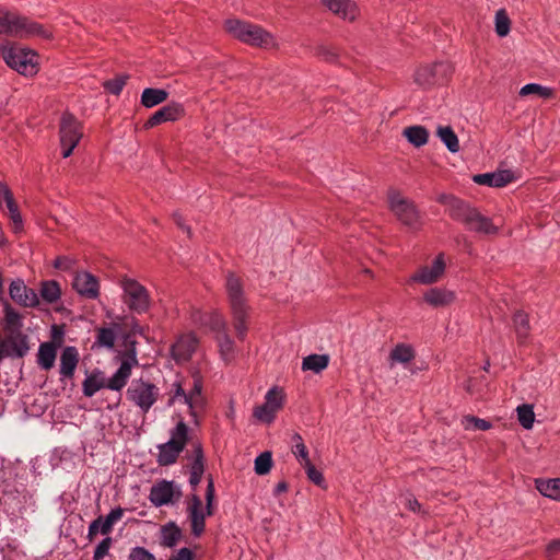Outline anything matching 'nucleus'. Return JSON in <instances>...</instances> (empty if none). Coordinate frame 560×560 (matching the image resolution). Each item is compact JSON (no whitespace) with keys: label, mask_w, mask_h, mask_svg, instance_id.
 <instances>
[{"label":"nucleus","mask_w":560,"mask_h":560,"mask_svg":"<svg viewBox=\"0 0 560 560\" xmlns=\"http://www.w3.org/2000/svg\"><path fill=\"white\" fill-rule=\"evenodd\" d=\"M292 439L295 442L292 452L298 460L303 465H305L306 462H311L308 458V451L303 442L302 436L299 433H294Z\"/></svg>","instance_id":"nucleus-48"},{"label":"nucleus","mask_w":560,"mask_h":560,"mask_svg":"<svg viewBox=\"0 0 560 560\" xmlns=\"http://www.w3.org/2000/svg\"><path fill=\"white\" fill-rule=\"evenodd\" d=\"M4 355L23 358L30 350L28 338L21 331L11 334L3 340Z\"/></svg>","instance_id":"nucleus-21"},{"label":"nucleus","mask_w":560,"mask_h":560,"mask_svg":"<svg viewBox=\"0 0 560 560\" xmlns=\"http://www.w3.org/2000/svg\"><path fill=\"white\" fill-rule=\"evenodd\" d=\"M116 334L113 328L101 327L96 329V341L98 347L112 349L115 345Z\"/></svg>","instance_id":"nucleus-41"},{"label":"nucleus","mask_w":560,"mask_h":560,"mask_svg":"<svg viewBox=\"0 0 560 560\" xmlns=\"http://www.w3.org/2000/svg\"><path fill=\"white\" fill-rule=\"evenodd\" d=\"M511 30V20L504 9L495 13V33L500 37H505Z\"/></svg>","instance_id":"nucleus-43"},{"label":"nucleus","mask_w":560,"mask_h":560,"mask_svg":"<svg viewBox=\"0 0 560 560\" xmlns=\"http://www.w3.org/2000/svg\"><path fill=\"white\" fill-rule=\"evenodd\" d=\"M329 364V355L328 354H310L305 357L302 361V370L303 371H312L314 373H319L325 370Z\"/></svg>","instance_id":"nucleus-32"},{"label":"nucleus","mask_w":560,"mask_h":560,"mask_svg":"<svg viewBox=\"0 0 560 560\" xmlns=\"http://www.w3.org/2000/svg\"><path fill=\"white\" fill-rule=\"evenodd\" d=\"M415 357L413 348L406 343H398L389 353V360L398 363H409Z\"/></svg>","instance_id":"nucleus-36"},{"label":"nucleus","mask_w":560,"mask_h":560,"mask_svg":"<svg viewBox=\"0 0 560 560\" xmlns=\"http://www.w3.org/2000/svg\"><path fill=\"white\" fill-rule=\"evenodd\" d=\"M0 51L5 63L20 74L34 77L38 73V55L34 50L2 45Z\"/></svg>","instance_id":"nucleus-6"},{"label":"nucleus","mask_w":560,"mask_h":560,"mask_svg":"<svg viewBox=\"0 0 560 560\" xmlns=\"http://www.w3.org/2000/svg\"><path fill=\"white\" fill-rule=\"evenodd\" d=\"M423 301L432 307H445L455 301V293L445 288H431L423 293Z\"/></svg>","instance_id":"nucleus-24"},{"label":"nucleus","mask_w":560,"mask_h":560,"mask_svg":"<svg viewBox=\"0 0 560 560\" xmlns=\"http://www.w3.org/2000/svg\"><path fill=\"white\" fill-rule=\"evenodd\" d=\"M10 298L23 307H35L39 299L35 290L27 288L22 279H15L9 287Z\"/></svg>","instance_id":"nucleus-16"},{"label":"nucleus","mask_w":560,"mask_h":560,"mask_svg":"<svg viewBox=\"0 0 560 560\" xmlns=\"http://www.w3.org/2000/svg\"><path fill=\"white\" fill-rule=\"evenodd\" d=\"M208 485L206 490V514L211 516L213 514V500H214V481L211 475L208 476Z\"/></svg>","instance_id":"nucleus-51"},{"label":"nucleus","mask_w":560,"mask_h":560,"mask_svg":"<svg viewBox=\"0 0 560 560\" xmlns=\"http://www.w3.org/2000/svg\"><path fill=\"white\" fill-rule=\"evenodd\" d=\"M60 285L55 280L44 281L40 287V296L47 303H55L60 299Z\"/></svg>","instance_id":"nucleus-37"},{"label":"nucleus","mask_w":560,"mask_h":560,"mask_svg":"<svg viewBox=\"0 0 560 560\" xmlns=\"http://www.w3.org/2000/svg\"><path fill=\"white\" fill-rule=\"evenodd\" d=\"M128 400L148 412L159 398V388L150 381L133 380L126 392Z\"/></svg>","instance_id":"nucleus-11"},{"label":"nucleus","mask_w":560,"mask_h":560,"mask_svg":"<svg viewBox=\"0 0 560 560\" xmlns=\"http://www.w3.org/2000/svg\"><path fill=\"white\" fill-rule=\"evenodd\" d=\"M307 475V478L318 487L326 488L325 478L323 474L315 468V466L311 462H306L303 465Z\"/></svg>","instance_id":"nucleus-50"},{"label":"nucleus","mask_w":560,"mask_h":560,"mask_svg":"<svg viewBox=\"0 0 560 560\" xmlns=\"http://www.w3.org/2000/svg\"><path fill=\"white\" fill-rule=\"evenodd\" d=\"M4 312L8 326L18 328L22 326L20 314L9 303H5Z\"/></svg>","instance_id":"nucleus-54"},{"label":"nucleus","mask_w":560,"mask_h":560,"mask_svg":"<svg viewBox=\"0 0 560 560\" xmlns=\"http://www.w3.org/2000/svg\"><path fill=\"white\" fill-rule=\"evenodd\" d=\"M19 14L7 10L0 5V35L15 37L18 33Z\"/></svg>","instance_id":"nucleus-27"},{"label":"nucleus","mask_w":560,"mask_h":560,"mask_svg":"<svg viewBox=\"0 0 560 560\" xmlns=\"http://www.w3.org/2000/svg\"><path fill=\"white\" fill-rule=\"evenodd\" d=\"M201 390H202L201 382L198 380H195L192 388L185 396V404H187L190 409H194L196 406H199L202 404Z\"/></svg>","instance_id":"nucleus-47"},{"label":"nucleus","mask_w":560,"mask_h":560,"mask_svg":"<svg viewBox=\"0 0 560 560\" xmlns=\"http://www.w3.org/2000/svg\"><path fill=\"white\" fill-rule=\"evenodd\" d=\"M284 393L278 387L269 389L265 396V402L254 409V417L265 423H271L276 413L282 408Z\"/></svg>","instance_id":"nucleus-12"},{"label":"nucleus","mask_w":560,"mask_h":560,"mask_svg":"<svg viewBox=\"0 0 560 560\" xmlns=\"http://www.w3.org/2000/svg\"><path fill=\"white\" fill-rule=\"evenodd\" d=\"M535 94L541 98H550L553 96V90L548 86H542L537 83H528L521 88L520 95L527 96Z\"/></svg>","instance_id":"nucleus-40"},{"label":"nucleus","mask_w":560,"mask_h":560,"mask_svg":"<svg viewBox=\"0 0 560 560\" xmlns=\"http://www.w3.org/2000/svg\"><path fill=\"white\" fill-rule=\"evenodd\" d=\"M180 529L175 523H168L162 527V545L165 547H174L180 539Z\"/></svg>","instance_id":"nucleus-38"},{"label":"nucleus","mask_w":560,"mask_h":560,"mask_svg":"<svg viewBox=\"0 0 560 560\" xmlns=\"http://www.w3.org/2000/svg\"><path fill=\"white\" fill-rule=\"evenodd\" d=\"M453 66L447 61H435L418 67L413 73V82L421 89L446 83L453 74Z\"/></svg>","instance_id":"nucleus-7"},{"label":"nucleus","mask_w":560,"mask_h":560,"mask_svg":"<svg viewBox=\"0 0 560 560\" xmlns=\"http://www.w3.org/2000/svg\"><path fill=\"white\" fill-rule=\"evenodd\" d=\"M224 27L229 34L245 44L264 48L275 46L272 35L259 25L237 19H230L225 21Z\"/></svg>","instance_id":"nucleus-4"},{"label":"nucleus","mask_w":560,"mask_h":560,"mask_svg":"<svg viewBox=\"0 0 560 560\" xmlns=\"http://www.w3.org/2000/svg\"><path fill=\"white\" fill-rule=\"evenodd\" d=\"M16 28L18 33L15 34V37L19 38L39 37L43 39H50L52 37L51 31L24 16H19Z\"/></svg>","instance_id":"nucleus-20"},{"label":"nucleus","mask_w":560,"mask_h":560,"mask_svg":"<svg viewBox=\"0 0 560 560\" xmlns=\"http://www.w3.org/2000/svg\"><path fill=\"white\" fill-rule=\"evenodd\" d=\"M545 552L547 557H552L555 555L560 553V538L551 540L546 546Z\"/></svg>","instance_id":"nucleus-59"},{"label":"nucleus","mask_w":560,"mask_h":560,"mask_svg":"<svg viewBox=\"0 0 560 560\" xmlns=\"http://www.w3.org/2000/svg\"><path fill=\"white\" fill-rule=\"evenodd\" d=\"M129 560H156L155 556L143 547H135L129 553Z\"/></svg>","instance_id":"nucleus-55"},{"label":"nucleus","mask_w":560,"mask_h":560,"mask_svg":"<svg viewBox=\"0 0 560 560\" xmlns=\"http://www.w3.org/2000/svg\"><path fill=\"white\" fill-rule=\"evenodd\" d=\"M332 14L345 21L353 22L359 15V9L355 2L351 0H322Z\"/></svg>","instance_id":"nucleus-19"},{"label":"nucleus","mask_w":560,"mask_h":560,"mask_svg":"<svg viewBox=\"0 0 560 560\" xmlns=\"http://www.w3.org/2000/svg\"><path fill=\"white\" fill-rule=\"evenodd\" d=\"M272 467V456L270 452L259 454L255 459V472L264 476L270 471Z\"/></svg>","instance_id":"nucleus-46"},{"label":"nucleus","mask_w":560,"mask_h":560,"mask_svg":"<svg viewBox=\"0 0 560 560\" xmlns=\"http://www.w3.org/2000/svg\"><path fill=\"white\" fill-rule=\"evenodd\" d=\"M188 441V427L180 420L171 431V439L158 446V463L161 466H170L176 463L179 454L185 448Z\"/></svg>","instance_id":"nucleus-8"},{"label":"nucleus","mask_w":560,"mask_h":560,"mask_svg":"<svg viewBox=\"0 0 560 560\" xmlns=\"http://www.w3.org/2000/svg\"><path fill=\"white\" fill-rule=\"evenodd\" d=\"M73 259L67 256H59L54 261V267L59 270H70L73 267Z\"/></svg>","instance_id":"nucleus-57"},{"label":"nucleus","mask_w":560,"mask_h":560,"mask_svg":"<svg viewBox=\"0 0 560 560\" xmlns=\"http://www.w3.org/2000/svg\"><path fill=\"white\" fill-rule=\"evenodd\" d=\"M460 424L465 430L487 431L492 428V423L478 417L466 415L462 418Z\"/></svg>","instance_id":"nucleus-39"},{"label":"nucleus","mask_w":560,"mask_h":560,"mask_svg":"<svg viewBox=\"0 0 560 560\" xmlns=\"http://www.w3.org/2000/svg\"><path fill=\"white\" fill-rule=\"evenodd\" d=\"M402 135L416 148L423 147L429 141V131L420 125L406 127L402 130Z\"/></svg>","instance_id":"nucleus-28"},{"label":"nucleus","mask_w":560,"mask_h":560,"mask_svg":"<svg viewBox=\"0 0 560 560\" xmlns=\"http://www.w3.org/2000/svg\"><path fill=\"white\" fill-rule=\"evenodd\" d=\"M202 475L203 474L190 472L189 483L194 489H196V487L200 483Z\"/></svg>","instance_id":"nucleus-64"},{"label":"nucleus","mask_w":560,"mask_h":560,"mask_svg":"<svg viewBox=\"0 0 560 560\" xmlns=\"http://www.w3.org/2000/svg\"><path fill=\"white\" fill-rule=\"evenodd\" d=\"M79 360V351L75 347H65L60 355V375L62 377L72 378L74 376Z\"/></svg>","instance_id":"nucleus-26"},{"label":"nucleus","mask_w":560,"mask_h":560,"mask_svg":"<svg viewBox=\"0 0 560 560\" xmlns=\"http://www.w3.org/2000/svg\"><path fill=\"white\" fill-rule=\"evenodd\" d=\"M316 55L327 62H335L338 59V52L334 48L327 46L317 47Z\"/></svg>","instance_id":"nucleus-56"},{"label":"nucleus","mask_w":560,"mask_h":560,"mask_svg":"<svg viewBox=\"0 0 560 560\" xmlns=\"http://www.w3.org/2000/svg\"><path fill=\"white\" fill-rule=\"evenodd\" d=\"M104 523V520H103V516H98L97 518H95L89 526V532H88V538L90 541H92L94 539V537L101 533V526L102 524Z\"/></svg>","instance_id":"nucleus-58"},{"label":"nucleus","mask_w":560,"mask_h":560,"mask_svg":"<svg viewBox=\"0 0 560 560\" xmlns=\"http://www.w3.org/2000/svg\"><path fill=\"white\" fill-rule=\"evenodd\" d=\"M514 179L511 171L504 170L494 173L477 174L472 177V180L478 185H485L489 187H503L510 184Z\"/></svg>","instance_id":"nucleus-25"},{"label":"nucleus","mask_w":560,"mask_h":560,"mask_svg":"<svg viewBox=\"0 0 560 560\" xmlns=\"http://www.w3.org/2000/svg\"><path fill=\"white\" fill-rule=\"evenodd\" d=\"M209 326L215 335L228 334V327L224 318L219 314H212L209 319Z\"/></svg>","instance_id":"nucleus-52"},{"label":"nucleus","mask_w":560,"mask_h":560,"mask_svg":"<svg viewBox=\"0 0 560 560\" xmlns=\"http://www.w3.org/2000/svg\"><path fill=\"white\" fill-rule=\"evenodd\" d=\"M113 539L105 537L95 548L93 560H103L107 555L112 546Z\"/></svg>","instance_id":"nucleus-53"},{"label":"nucleus","mask_w":560,"mask_h":560,"mask_svg":"<svg viewBox=\"0 0 560 560\" xmlns=\"http://www.w3.org/2000/svg\"><path fill=\"white\" fill-rule=\"evenodd\" d=\"M438 202L445 206L448 217L463 224L467 231L479 235H495L499 233V228L492 223V220L470 203L445 194L438 197Z\"/></svg>","instance_id":"nucleus-1"},{"label":"nucleus","mask_w":560,"mask_h":560,"mask_svg":"<svg viewBox=\"0 0 560 560\" xmlns=\"http://www.w3.org/2000/svg\"><path fill=\"white\" fill-rule=\"evenodd\" d=\"M124 515V509L118 506L116 509H113L104 520V523L102 524L101 526V534L103 535H108L112 529H113V526L114 524L119 521Z\"/></svg>","instance_id":"nucleus-45"},{"label":"nucleus","mask_w":560,"mask_h":560,"mask_svg":"<svg viewBox=\"0 0 560 560\" xmlns=\"http://www.w3.org/2000/svg\"><path fill=\"white\" fill-rule=\"evenodd\" d=\"M57 347L52 342H44L39 346L37 363L43 370H50L56 360Z\"/></svg>","instance_id":"nucleus-29"},{"label":"nucleus","mask_w":560,"mask_h":560,"mask_svg":"<svg viewBox=\"0 0 560 560\" xmlns=\"http://www.w3.org/2000/svg\"><path fill=\"white\" fill-rule=\"evenodd\" d=\"M445 271V260L444 254L440 253L431 267H422L416 273L410 277L411 282H417L421 284H432L435 283Z\"/></svg>","instance_id":"nucleus-15"},{"label":"nucleus","mask_w":560,"mask_h":560,"mask_svg":"<svg viewBox=\"0 0 560 560\" xmlns=\"http://www.w3.org/2000/svg\"><path fill=\"white\" fill-rule=\"evenodd\" d=\"M198 346V339L194 334L180 336L172 346V354L176 361H188Z\"/></svg>","instance_id":"nucleus-23"},{"label":"nucleus","mask_w":560,"mask_h":560,"mask_svg":"<svg viewBox=\"0 0 560 560\" xmlns=\"http://www.w3.org/2000/svg\"><path fill=\"white\" fill-rule=\"evenodd\" d=\"M3 203L8 209V214L13 223V230L15 233L23 230V219L19 210V206L13 197L12 191L4 183H0V208L2 209Z\"/></svg>","instance_id":"nucleus-18"},{"label":"nucleus","mask_w":560,"mask_h":560,"mask_svg":"<svg viewBox=\"0 0 560 560\" xmlns=\"http://www.w3.org/2000/svg\"><path fill=\"white\" fill-rule=\"evenodd\" d=\"M72 287L85 299L95 300L100 295L98 279L88 271L78 272L73 278Z\"/></svg>","instance_id":"nucleus-17"},{"label":"nucleus","mask_w":560,"mask_h":560,"mask_svg":"<svg viewBox=\"0 0 560 560\" xmlns=\"http://www.w3.org/2000/svg\"><path fill=\"white\" fill-rule=\"evenodd\" d=\"M184 116H185L184 106L180 103L172 102V103L161 107L154 114H152L149 117V119L144 122L143 127L145 129H150V128L159 126L163 122L179 120Z\"/></svg>","instance_id":"nucleus-14"},{"label":"nucleus","mask_w":560,"mask_h":560,"mask_svg":"<svg viewBox=\"0 0 560 560\" xmlns=\"http://www.w3.org/2000/svg\"><path fill=\"white\" fill-rule=\"evenodd\" d=\"M219 352L223 361L230 363L235 357V342L229 334L215 335Z\"/></svg>","instance_id":"nucleus-33"},{"label":"nucleus","mask_w":560,"mask_h":560,"mask_svg":"<svg viewBox=\"0 0 560 560\" xmlns=\"http://www.w3.org/2000/svg\"><path fill=\"white\" fill-rule=\"evenodd\" d=\"M170 560H192V552L188 548H182L176 556H173Z\"/></svg>","instance_id":"nucleus-61"},{"label":"nucleus","mask_w":560,"mask_h":560,"mask_svg":"<svg viewBox=\"0 0 560 560\" xmlns=\"http://www.w3.org/2000/svg\"><path fill=\"white\" fill-rule=\"evenodd\" d=\"M182 492L176 488L173 481L161 480L152 486L149 499L151 503L159 508L173 502V499H179Z\"/></svg>","instance_id":"nucleus-13"},{"label":"nucleus","mask_w":560,"mask_h":560,"mask_svg":"<svg viewBox=\"0 0 560 560\" xmlns=\"http://www.w3.org/2000/svg\"><path fill=\"white\" fill-rule=\"evenodd\" d=\"M168 97V92L163 89L147 88L141 94V105L145 108H152L164 103Z\"/></svg>","instance_id":"nucleus-30"},{"label":"nucleus","mask_w":560,"mask_h":560,"mask_svg":"<svg viewBox=\"0 0 560 560\" xmlns=\"http://www.w3.org/2000/svg\"><path fill=\"white\" fill-rule=\"evenodd\" d=\"M517 419L524 429H532L535 421V413L532 405H521L516 408Z\"/></svg>","instance_id":"nucleus-42"},{"label":"nucleus","mask_w":560,"mask_h":560,"mask_svg":"<svg viewBox=\"0 0 560 560\" xmlns=\"http://www.w3.org/2000/svg\"><path fill=\"white\" fill-rule=\"evenodd\" d=\"M135 341L122 357L120 366L110 378H106L105 373L100 369H94L88 373L82 382V393L85 397H93L102 388L120 392L128 383L131 376L132 366L138 364Z\"/></svg>","instance_id":"nucleus-2"},{"label":"nucleus","mask_w":560,"mask_h":560,"mask_svg":"<svg viewBox=\"0 0 560 560\" xmlns=\"http://www.w3.org/2000/svg\"><path fill=\"white\" fill-rule=\"evenodd\" d=\"M202 502L199 495L192 494L188 505V516L191 525V534L199 537L206 527V515L201 511Z\"/></svg>","instance_id":"nucleus-22"},{"label":"nucleus","mask_w":560,"mask_h":560,"mask_svg":"<svg viewBox=\"0 0 560 560\" xmlns=\"http://www.w3.org/2000/svg\"><path fill=\"white\" fill-rule=\"evenodd\" d=\"M173 219H174V221H175L176 225H177L178 228H180L182 230H184V231L188 234V236H190V235H191V230H190V228H189V226L185 225V223H184V219H183V217H182V214H180V213L175 212V213L173 214Z\"/></svg>","instance_id":"nucleus-62"},{"label":"nucleus","mask_w":560,"mask_h":560,"mask_svg":"<svg viewBox=\"0 0 560 560\" xmlns=\"http://www.w3.org/2000/svg\"><path fill=\"white\" fill-rule=\"evenodd\" d=\"M406 506L412 512L421 511V504L418 502V500L412 494H409L407 497Z\"/></svg>","instance_id":"nucleus-60"},{"label":"nucleus","mask_w":560,"mask_h":560,"mask_svg":"<svg viewBox=\"0 0 560 560\" xmlns=\"http://www.w3.org/2000/svg\"><path fill=\"white\" fill-rule=\"evenodd\" d=\"M174 387H175V392H174L173 397L170 399V405H172L174 402V400L178 397L183 398V400L185 401V396L187 395L185 393V390L183 389L180 383H175Z\"/></svg>","instance_id":"nucleus-63"},{"label":"nucleus","mask_w":560,"mask_h":560,"mask_svg":"<svg viewBox=\"0 0 560 560\" xmlns=\"http://www.w3.org/2000/svg\"><path fill=\"white\" fill-rule=\"evenodd\" d=\"M82 136L83 131L81 122L71 113H63L59 124V137L60 145L62 148V156L65 159L72 154Z\"/></svg>","instance_id":"nucleus-10"},{"label":"nucleus","mask_w":560,"mask_h":560,"mask_svg":"<svg viewBox=\"0 0 560 560\" xmlns=\"http://www.w3.org/2000/svg\"><path fill=\"white\" fill-rule=\"evenodd\" d=\"M387 200L389 210L401 224L412 231L421 229V214L411 199L402 196L398 189L390 188L387 191Z\"/></svg>","instance_id":"nucleus-5"},{"label":"nucleus","mask_w":560,"mask_h":560,"mask_svg":"<svg viewBox=\"0 0 560 560\" xmlns=\"http://www.w3.org/2000/svg\"><path fill=\"white\" fill-rule=\"evenodd\" d=\"M436 136L452 153L459 151L460 147L458 137L451 126H439L436 129Z\"/></svg>","instance_id":"nucleus-34"},{"label":"nucleus","mask_w":560,"mask_h":560,"mask_svg":"<svg viewBox=\"0 0 560 560\" xmlns=\"http://www.w3.org/2000/svg\"><path fill=\"white\" fill-rule=\"evenodd\" d=\"M128 80V75H118L112 80H107L103 83L104 89L114 94L118 95L122 91Z\"/></svg>","instance_id":"nucleus-49"},{"label":"nucleus","mask_w":560,"mask_h":560,"mask_svg":"<svg viewBox=\"0 0 560 560\" xmlns=\"http://www.w3.org/2000/svg\"><path fill=\"white\" fill-rule=\"evenodd\" d=\"M513 325L518 343H524L530 331L528 315L523 311H517L513 315Z\"/></svg>","instance_id":"nucleus-31"},{"label":"nucleus","mask_w":560,"mask_h":560,"mask_svg":"<svg viewBox=\"0 0 560 560\" xmlns=\"http://www.w3.org/2000/svg\"><path fill=\"white\" fill-rule=\"evenodd\" d=\"M225 290L231 308L233 327L240 340H244L248 330L247 318L249 306L244 294L243 282L233 272L226 275Z\"/></svg>","instance_id":"nucleus-3"},{"label":"nucleus","mask_w":560,"mask_h":560,"mask_svg":"<svg viewBox=\"0 0 560 560\" xmlns=\"http://www.w3.org/2000/svg\"><path fill=\"white\" fill-rule=\"evenodd\" d=\"M194 459L190 465V472L203 474L205 472V455L202 445L200 443L192 444Z\"/></svg>","instance_id":"nucleus-44"},{"label":"nucleus","mask_w":560,"mask_h":560,"mask_svg":"<svg viewBox=\"0 0 560 560\" xmlns=\"http://www.w3.org/2000/svg\"><path fill=\"white\" fill-rule=\"evenodd\" d=\"M119 284L124 291V303L131 312L142 314L149 311L151 299L144 285L127 276L120 278Z\"/></svg>","instance_id":"nucleus-9"},{"label":"nucleus","mask_w":560,"mask_h":560,"mask_svg":"<svg viewBox=\"0 0 560 560\" xmlns=\"http://www.w3.org/2000/svg\"><path fill=\"white\" fill-rule=\"evenodd\" d=\"M537 490L547 498L560 501V478L549 480H536Z\"/></svg>","instance_id":"nucleus-35"}]
</instances>
